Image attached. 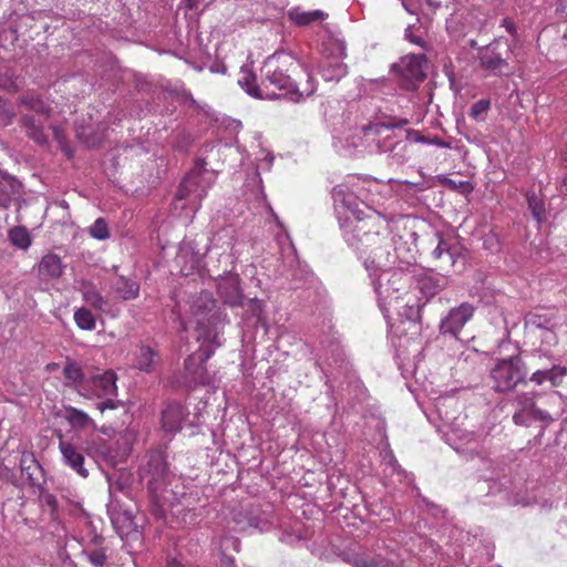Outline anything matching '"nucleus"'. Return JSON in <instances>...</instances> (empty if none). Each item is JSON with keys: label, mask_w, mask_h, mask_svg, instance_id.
Segmentation results:
<instances>
[{"label": "nucleus", "mask_w": 567, "mask_h": 567, "mask_svg": "<svg viewBox=\"0 0 567 567\" xmlns=\"http://www.w3.org/2000/svg\"><path fill=\"white\" fill-rule=\"evenodd\" d=\"M296 64V58L289 52H276L269 55L261 68L262 84L268 90L280 93L278 97H285L292 102H300L303 93L292 83L289 72Z\"/></svg>", "instance_id": "1"}, {"label": "nucleus", "mask_w": 567, "mask_h": 567, "mask_svg": "<svg viewBox=\"0 0 567 567\" xmlns=\"http://www.w3.org/2000/svg\"><path fill=\"white\" fill-rule=\"evenodd\" d=\"M215 308L216 301L209 292H200L192 300L189 323L195 324L198 341L215 342L218 339L217 324L221 316Z\"/></svg>", "instance_id": "2"}, {"label": "nucleus", "mask_w": 567, "mask_h": 567, "mask_svg": "<svg viewBox=\"0 0 567 567\" xmlns=\"http://www.w3.org/2000/svg\"><path fill=\"white\" fill-rule=\"evenodd\" d=\"M213 183L214 175L206 168V162L197 159L195 166L182 181L175 197L177 199L189 198L190 202L200 205Z\"/></svg>", "instance_id": "3"}, {"label": "nucleus", "mask_w": 567, "mask_h": 567, "mask_svg": "<svg viewBox=\"0 0 567 567\" xmlns=\"http://www.w3.org/2000/svg\"><path fill=\"white\" fill-rule=\"evenodd\" d=\"M525 377L518 357L499 360L491 371L493 389L497 392L514 390L519 383L525 382Z\"/></svg>", "instance_id": "4"}, {"label": "nucleus", "mask_w": 567, "mask_h": 567, "mask_svg": "<svg viewBox=\"0 0 567 567\" xmlns=\"http://www.w3.org/2000/svg\"><path fill=\"white\" fill-rule=\"evenodd\" d=\"M355 225L353 231L362 244L371 246L378 243V238L388 227V221L380 213L370 210L365 214L362 210H354Z\"/></svg>", "instance_id": "5"}, {"label": "nucleus", "mask_w": 567, "mask_h": 567, "mask_svg": "<svg viewBox=\"0 0 567 567\" xmlns=\"http://www.w3.org/2000/svg\"><path fill=\"white\" fill-rule=\"evenodd\" d=\"M513 422L516 425L528 426L533 421L549 423L553 421L548 412L538 409L535 404V394L522 393L515 400Z\"/></svg>", "instance_id": "6"}, {"label": "nucleus", "mask_w": 567, "mask_h": 567, "mask_svg": "<svg viewBox=\"0 0 567 567\" xmlns=\"http://www.w3.org/2000/svg\"><path fill=\"white\" fill-rule=\"evenodd\" d=\"M92 393L97 398H105L99 403L97 409L104 412L106 409H115L116 403L113 398L117 394L116 374L113 371H105L102 374L92 377Z\"/></svg>", "instance_id": "7"}, {"label": "nucleus", "mask_w": 567, "mask_h": 567, "mask_svg": "<svg viewBox=\"0 0 567 567\" xmlns=\"http://www.w3.org/2000/svg\"><path fill=\"white\" fill-rule=\"evenodd\" d=\"M474 312V306L468 302H463L458 307L452 308L441 320V332L458 338L463 327L473 318Z\"/></svg>", "instance_id": "8"}, {"label": "nucleus", "mask_w": 567, "mask_h": 567, "mask_svg": "<svg viewBox=\"0 0 567 567\" xmlns=\"http://www.w3.org/2000/svg\"><path fill=\"white\" fill-rule=\"evenodd\" d=\"M480 66L488 75H509L512 70L506 58H503L502 53L496 50L495 45H488L480 51L478 54Z\"/></svg>", "instance_id": "9"}, {"label": "nucleus", "mask_w": 567, "mask_h": 567, "mask_svg": "<svg viewBox=\"0 0 567 567\" xmlns=\"http://www.w3.org/2000/svg\"><path fill=\"white\" fill-rule=\"evenodd\" d=\"M217 293L226 305L231 307L240 306L243 302V292L239 276L229 274L220 278L217 282Z\"/></svg>", "instance_id": "10"}, {"label": "nucleus", "mask_w": 567, "mask_h": 567, "mask_svg": "<svg viewBox=\"0 0 567 567\" xmlns=\"http://www.w3.org/2000/svg\"><path fill=\"white\" fill-rule=\"evenodd\" d=\"M186 415V409L181 403H168L162 413L163 430L171 434L179 432Z\"/></svg>", "instance_id": "11"}, {"label": "nucleus", "mask_w": 567, "mask_h": 567, "mask_svg": "<svg viewBox=\"0 0 567 567\" xmlns=\"http://www.w3.org/2000/svg\"><path fill=\"white\" fill-rule=\"evenodd\" d=\"M241 76L238 80V83L243 89L246 90V92L257 99H278L281 94L275 92V90H268V87H265V85L261 83L260 85H257V78L248 69H241Z\"/></svg>", "instance_id": "12"}, {"label": "nucleus", "mask_w": 567, "mask_h": 567, "mask_svg": "<svg viewBox=\"0 0 567 567\" xmlns=\"http://www.w3.org/2000/svg\"><path fill=\"white\" fill-rule=\"evenodd\" d=\"M61 454L65 464L73 468L80 476L87 477L89 471L83 466L84 456L72 443L60 441L59 444Z\"/></svg>", "instance_id": "13"}, {"label": "nucleus", "mask_w": 567, "mask_h": 567, "mask_svg": "<svg viewBox=\"0 0 567 567\" xmlns=\"http://www.w3.org/2000/svg\"><path fill=\"white\" fill-rule=\"evenodd\" d=\"M145 471L151 475L148 487L155 489L156 484L162 482L168 473V465L164 455L159 452L152 453Z\"/></svg>", "instance_id": "14"}, {"label": "nucleus", "mask_w": 567, "mask_h": 567, "mask_svg": "<svg viewBox=\"0 0 567 567\" xmlns=\"http://www.w3.org/2000/svg\"><path fill=\"white\" fill-rule=\"evenodd\" d=\"M64 265L60 256L49 252L42 257L38 266V272L41 278L58 279L62 276Z\"/></svg>", "instance_id": "15"}, {"label": "nucleus", "mask_w": 567, "mask_h": 567, "mask_svg": "<svg viewBox=\"0 0 567 567\" xmlns=\"http://www.w3.org/2000/svg\"><path fill=\"white\" fill-rule=\"evenodd\" d=\"M567 375V367L554 365L547 370H537L530 378L529 382L542 385L545 381H549L551 386L561 385L563 379Z\"/></svg>", "instance_id": "16"}, {"label": "nucleus", "mask_w": 567, "mask_h": 567, "mask_svg": "<svg viewBox=\"0 0 567 567\" xmlns=\"http://www.w3.org/2000/svg\"><path fill=\"white\" fill-rule=\"evenodd\" d=\"M203 342L206 343V341H203ZM207 343H209V341H207ZM210 344H215V347L203 344L199 348L198 353H193L185 359L184 365H185L186 371L189 374H195V375L198 374V370L193 369V363H195V361H198L199 368L202 370H204V364H206L207 360H209L212 358V355L215 352V348L219 347L220 342L216 340L215 342H210Z\"/></svg>", "instance_id": "17"}, {"label": "nucleus", "mask_w": 567, "mask_h": 567, "mask_svg": "<svg viewBox=\"0 0 567 567\" xmlns=\"http://www.w3.org/2000/svg\"><path fill=\"white\" fill-rule=\"evenodd\" d=\"M65 385L80 390H87L84 373L80 364L75 361L68 360L63 368Z\"/></svg>", "instance_id": "18"}, {"label": "nucleus", "mask_w": 567, "mask_h": 567, "mask_svg": "<svg viewBox=\"0 0 567 567\" xmlns=\"http://www.w3.org/2000/svg\"><path fill=\"white\" fill-rule=\"evenodd\" d=\"M113 290L123 301L134 300L140 295V284L124 276H120L113 284Z\"/></svg>", "instance_id": "19"}, {"label": "nucleus", "mask_w": 567, "mask_h": 567, "mask_svg": "<svg viewBox=\"0 0 567 567\" xmlns=\"http://www.w3.org/2000/svg\"><path fill=\"white\" fill-rule=\"evenodd\" d=\"M82 298L92 309L103 311L107 306V300L91 282H84L81 288Z\"/></svg>", "instance_id": "20"}, {"label": "nucleus", "mask_w": 567, "mask_h": 567, "mask_svg": "<svg viewBox=\"0 0 567 567\" xmlns=\"http://www.w3.org/2000/svg\"><path fill=\"white\" fill-rule=\"evenodd\" d=\"M288 17L290 21L299 27H306L317 21H322L328 14L321 10L301 11L292 9L289 11Z\"/></svg>", "instance_id": "21"}, {"label": "nucleus", "mask_w": 567, "mask_h": 567, "mask_svg": "<svg viewBox=\"0 0 567 567\" xmlns=\"http://www.w3.org/2000/svg\"><path fill=\"white\" fill-rule=\"evenodd\" d=\"M424 55H408L402 59V66L405 69L406 75L415 81H423L425 73L423 70Z\"/></svg>", "instance_id": "22"}, {"label": "nucleus", "mask_w": 567, "mask_h": 567, "mask_svg": "<svg viewBox=\"0 0 567 567\" xmlns=\"http://www.w3.org/2000/svg\"><path fill=\"white\" fill-rule=\"evenodd\" d=\"M433 257L440 262L439 267L442 269L453 267L456 262V252L452 250L451 245L441 239L433 250Z\"/></svg>", "instance_id": "23"}, {"label": "nucleus", "mask_w": 567, "mask_h": 567, "mask_svg": "<svg viewBox=\"0 0 567 567\" xmlns=\"http://www.w3.org/2000/svg\"><path fill=\"white\" fill-rule=\"evenodd\" d=\"M64 413L65 420L73 429L83 430L94 425L93 420L84 411L74 406H64Z\"/></svg>", "instance_id": "24"}, {"label": "nucleus", "mask_w": 567, "mask_h": 567, "mask_svg": "<svg viewBox=\"0 0 567 567\" xmlns=\"http://www.w3.org/2000/svg\"><path fill=\"white\" fill-rule=\"evenodd\" d=\"M417 289L426 300L435 297L444 287L442 279L433 276H423L417 279Z\"/></svg>", "instance_id": "25"}, {"label": "nucleus", "mask_w": 567, "mask_h": 567, "mask_svg": "<svg viewBox=\"0 0 567 567\" xmlns=\"http://www.w3.org/2000/svg\"><path fill=\"white\" fill-rule=\"evenodd\" d=\"M21 123L25 128L27 135L37 144L42 145L47 143V136L43 132V126L41 124H38L33 116L23 115L21 117Z\"/></svg>", "instance_id": "26"}, {"label": "nucleus", "mask_w": 567, "mask_h": 567, "mask_svg": "<svg viewBox=\"0 0 567 567\" xmlns=\"http://www.w3.org/2000/svg\"><path fill=\"white\" fill-rule=\"evenodd\" d=\"M347 74V65L342 62H327L321 66V75L326 81L339 82Z\"/></svg>", "instance_id": "27"}, {"label": "nucleus", "mask_w": 567, "mask_h": 567, "mask_svg": "<svg viewBox=\"0 0 567 567\" xmlns=\"http://www.w3.org/2000/svg\"><path fill=\"white\" fill-rule=\"evenodd\" d=\"M73 319L78 328L81 330L92 331L96 327L95 316L90 309L85 307H80L75 309Z\"/></svg>", "instance_id": "28"}, {"label": "nucleus", "mask_w": 567, "mask_h": 567, "mask_svg": "<svg viewBox=\"0 0 567 567\" xmlns=\"http://www.w3.org/2000/svg\"><path fill=\"white\" fill-rule=\"evenodd\" d=\"M20 105L24 106L29 111H33L37 114H48V104L38 95L33 93H27L19 99Z\"/></svg>", "instance_id": "29"}, {"label": "nucleus", "mask_w": 567, "mask_h": 567, "mask_svg": "<svg viewBox=\"0 0 567 567\" xmlns=\"http://www.w3.org/2000/svg\"><path fill=\"white\" fill-rule=\"evenodd\" d=\"M10 243L20 249L27 250L31 246V236L25 227L16 226L8 233Z\"/></svg>", "instance_id": "30"}, {"label": "nucleus", "mask_w": 567, "mask_h": 567, "mask_svg": "<svg viewBox=\"0 0 567 567\" xmlns=\"http://www.w3.org/2000/svg\"><path fill=\"white\" fill-rule=\"evenodd\" d=\"M157 353L150 347H141L136 352L135 368L141 371H151Z\"/></svg>", "instance_id": "31"}, {"label": "nucleus", "mask_w": 567, "mask_h": 567, "mask_svg": "<svg viewBox=\"0 0 567 567\" xmlns=\"http://www.w3.org/2000/svg\"><path fill=\"white\" fill-rule=\"evenodd\" d=\"M408 123H409L408 120H400V121L390 122V123L377 122V123L370 124L365 128V131L371 132L374 135H379V136L384 135L385 138H390L394 128L403 127Z\"/></svg>", "instance_id": "32"}, {"label": "nucleus", "mask_w": 567, "mask_h": 567, "mask_svg": "<svg viewBox=\"0 0 567 567\" xmlns=\"http://www.w3.org/2000/svg\"><path fill=\"white\" fill-rule=\"evenodd\" d=\"M528 208L532 212L533 217L542 223L545 220V205L542 198H539L534 192L526 194Z\"/></svg>", "instance_id": "33"}, {"label": "nucleus", "mask_w": 567, "mask_h": 567, "mask_svg": "<svg viewBox=\"0 0 567 567\" xmlns=\"http://www.w3.org/2000/svg\"><path fill=\"white\" fill-rule=\"evenodd\" d=\"M353 567H393L388 560L369 557L365 555H354L350 559Z\"/></svg>", "instance_id": "34"}, {"label": "nucleus", "mask_w": 567, "mask_h": 567, "mask_svg": "<svg viewBox=\"0 0 567 567\" xmlns=\"http://www.w3.org/2000/svg\"><path fill=\"white\" fill-rule=\"evenodd\" d=\"M332 198L336 203L342 204L350 209L353 205V196L344 185H337L332 189Z\"/></svg>", "instance_id": "35"}, {"label": "nucleus", "mask_w": 567, "mask_h": 567, "mask_svg": "<svg viewBox=\"0 0 567 567\" xmlns=\"http://www.w3.org/2000/svg\"><path fill=\"white\" fill-rule=\"evenodd\" d=\"M527 324H529L530 327H535L540 331L553 326H556V322L554 321L553 318L548 317L547 315L530 313L527 317Z\"/></svg>", "instance_id": "36"}, {"label": "nucleus", "mask_w": 567, "mask_h": 567, "mask_svg": "<svg viewBox=\"0 0 567 567\" xmlns=\"http://www.w3.org/2000/svg\"><path fill=\"white\" fill-rule=\"evenodd\" d=\"M90 235L100 240L107 239L110 237L107 223L103 218H97L90 228Z\"/></svg>", "instance_id": "37"}, {"label": "nucleus", "mask_w": 567, "mask_h": 567, "mask_svg": "<svg viewBox=\"0 0 567 567\" xmlns=\"http://www.w3.org/2000/svg\"><path fill=\"white\" fill-rule=\"evenodd\" d=\"M556 326L539 331V338L543 346L551 348L558 343Z\"/></svg>", "instance_id": "38"}, {"label": "nucleus", "mask_w": 567, "mask_h": 567, "mask_svg": "<svg viewBox=\"0 0 567 567\" xmlns=\"http://www.w3.org/2000/svg\"><path fill=\"white\" fill-rule=\"evenodd\" d=\"M40 502L43 506L49 507L52 519L56 518L58 515V499L51 493H42L40 495Z\"/></svg>", "instance_id": "39"}, {"label": "nucleus", "mask_w": 567, "mask_h": 567, "mask_svg": "<svg viewBox=\"0 0 567 567\" xmlns=\"http://www.w3.org/2000/svg\"><path fill=\"white\" fill-rule=\"evenodd\" d=\"M89 561L94 567H103L107 560L106 553L103 548H96L86 554Z\"/></svg>", "instance_id": "40"}, {"label": "nucleus", "mask_w": 567, "mask_h": 567, "mask_svg": "<svg viewBox=\"0 0 567 567\" xmlns=\"http://www.w3.org/2000/svg\"><path fill=\"white\" fill-rule=\"evenodd\" d=\"M193 369H197L198 370V374L195 375V374H190L193 377V380L196 382V383H199V384H203V385H206V384H209L210 382V378L207 373V370H206V367L204 365V370H202L198 365V361H195V363H193Z\"/></svg>", "instance_id": "41"}, {"label": "nucleus", "mask_w": 567, "mask_h": 567, "mask_svg": "<svg viewBox=\"0 0 567 567\" xmlns=\"http://www.w3.org/2000/svg\"><path fill=\"white\" fill-rule=\"evenodd\" d=\"M491 106L488 100H478L471 107V116L477 118L482 113L486 112Z\"/></svg>", "instance_id": "42"}, {"label": "nucleus", "mask_w": 567, "mask_h": 567, "mask_svg": "<svg viewBox=\"0 0 567 567\" xmlns=\"http://www.w3.org/2000/svg\"><path fill=\"white\" fill-rule=\"evenodd\" d=\"M10 205V197L2 189V183L0 182V207L8 208Z\"/></svg>", "instance_id": "43"}, {"label": "nucleus", "mask_w": 567, "mask_h": 567, "mask_svg": "<svg viewBox=\"0 0 567 567\" xmlns=\"http://www.w3.org/2000/svg\"><path fill=\"white\" fill-rule=\"evenodd\" d=\"M429 143L433 144V145H436V146H440V147H445V148L451 147L450 143L444 142L442 138H440L437 136H434L433 138H431L429 141Z\"/></svg>", "instance_id": "44"}, {"label": "nucleus", "mask_w": 567, "mask_h": 567, "mask_svg": "<svg viewBox=\"0 0 567 567\" xmlns=\"http://www.w3.org/2000/svg\"><path fill=\"white\" fill-rule=\"evenodd\" d=\"M503 25L506 28V30L509 32V33H514L515 32V24L512 20L509 19H504L503 20Z\"/></svg>", "instance_id": "45"}, {"label": "nucleus", "mask_w": 567, "mask_h": 567, "mask_svg": "<svg viewBox=\"0 0 567 567\" xmlns=\"http://www.w3.org/2000/svg\"><path fill=\"white\" fill-rule=\"evenodd\" d=\"M309 82H310V87L306 90V95H311L316 90L310 75H309Z\"/></svg>", "instance_id": "46"}, {"label": "nucleus", "mask_w": 567, "mask_h": 567, "mask_svg": "<svg viewBox=\"0 0 567 567\" xmlns=\"http://www.w3.org/2000/svg\"><path fill=\"white\" fill-rule=\"evenodd\" d=\"M198 0H186V6L188 9H194L197 7Z\"/></svg>", "instance_id": "47"}, {"label": "nucleus", "mask_w": 567, "mask_h": 567, "mask_svg": "<svg viewBox=\"0 0 567 567\" xmlns=\"http://www.w3.org/2000/svg\"><path fill=\"white\" fill-rule=\"evenodd\" d=\"M559 7L561 12H565L567 14V0H560Z\"/></svg>", "instance_id": "48"}, {"label": "nucleus", "mask_w": 567, "mask_h": 567, "mask_svg": "<svg viewBox=\"0 0 567 567\" xmlns=\"http://www.w3.org/2000/svg\"><path fill=\"white\" fill-rule=\"evenodd\" d=\"M58 368H59L58 363H49L45 367L47 371H53V370H56Z\"/></svg>", "instance_id": "49"}, {"label": "nucleus", "mask_w": 567, "mask_h": 567, "mask_svg": "<svg viewBox=\"0 0 567 567\" xmlns=\"http://www.w3.org/2000/svg\"><path fill=\"white\" fill-rule=\"evenodd\" d=\"M187 329H188V328H187V322H186V321H184V320H182V321H181V330H182V331H187Z\"/></svg>", "instance_id": "50"}, {"label": "nucleus", "mask_w": 567, "mask_h": 567, "mask_svg": "<svg viewBox=\"0 0 567 567\" xmlns=\"http://www.w3.org/2000/svg\"><path fill=\"white\" fill-rule=\"evenodd\" d=\"M561 190L567 194V177L563 182Z\"/></svg>", "instance_id": "51"}, {"label": "nucleus", "mask_w": 567, "mask_h": 567, "mask_svg": "<svg viewBox=\"0 0 567 567\" xmlns=\"http://www.w3.org/2000/svg\"><path fill=\"white\" fill-rule=\"evenodd\" d=\"M444 183L455 187V183L453 181H451V179L444 178Z\"/></svg>", "instance_id": "52"}, {"label": "nucleus", "mask_w": 567, "mask_h": 567, "mask_svg": "<svg viewBox=\"0 0 567 567\" xmlns=\"http://www.w3.org/2000/svg\"><path fill=\"white\" fill-rule=\"evenodd\" d=\"M392 148V145H389V146H385L383 147V151H388V150H391Z\"/></svg>", "instance_id": "53"}, {"label": "nucleus", "mask_w": 567, "mask_h": 567, "mask_svg": "<svg viewBox=\"0 0 567 567\" xmlns=\"http://www.w3.org/2000/svg\"><path fill=\"white\" fill-rule=\"evenodd\" d=\"M564 39H566V40H567V29H566V32H565V34H564Z\"/></svg>", "instance_id": "54"}]
</instances>
